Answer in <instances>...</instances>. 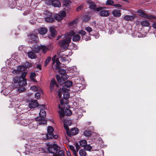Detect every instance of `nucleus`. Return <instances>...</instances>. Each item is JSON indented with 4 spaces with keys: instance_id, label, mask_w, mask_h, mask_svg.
Here are the masks:
<instances>
[{
    "instance_id": "37",
    "label": "nucleus",
    "mask_w": 156,
    "mask_h": 156,
    "mask_svg": "<svg viewBox=\"0 0 156 156\" xmlns=\"http://www.w3.org/2000/svg\"><path fill=\"white\" fill-rule=\"evenodd\" d=\"M33 49L35 53H38L40 51V46H35L33 48Z\"/></svg>"
},
{
    "instance_id": "16",
    "label": "nucleus",
    "mask_w": 156,
    "mask_h": 156,
    "mask_svg": "<svg viewBox=\"0 0 156 156\" xmlns=\"http://www.w3.org/2000/svg\"><path fill=\"white\" fill-rule=\"evenodd\" d=\"M38 105L37 100H33L29 102L28 106L30 108H32L37 107L38 106Z\"/></svg>"
},
{
    "instance_id": "38",
    "label": "nucleus",
    "mask_w": 156,
    "mask_h": 156,
    "mask_svg": "<svg viewBox=\"0 0 156 156\" xmlns=\"http://www.w3.org/2000/svg\"><path fill=\"white\" fill-rule=\"evenodd\" d=\"M79 153L80 156H86L87 155L86 152L85 150L83 149L80 150Z\"/></svg>"
},
{
    "instance_id": "51",
    "label": "nucleus",
    "mask_w": 156,
    "mask_h": 156,
    "mask_svg": "<svg viewBox=\"0 0 156 156\" xmlns=\"http://www.w3.org/2000/svg\"><path fill=\"white\" fill-rule=\"evenodd\" d=\"M66 12L64 11H62L59 14L62 18H63L65 16Z\"/></svg>"
},
{
    "instance_id": "20",
    "label": "nucleus",
    "mask_w": 156,
    "mask_h": 156,
    "mask_svg": "<svg viewBox=\"0 0 156 156\" xmlns=\"http://www.w3.org/2000/svg\"><path fill=\"white\" fill-rule=\"evenodd\" d=\"M59 73L62 74L61 75V78H63L64 77H65L64 78L65 79H67L68 78V77L66 76L65 73H66V71L65 70L62 69H59Z\"/></svg>"
},
{
    "instance_id": "43",
    "label": "nucleus",
    "mask_w": 156,
    "mask_h": 156,
    "mask_svg": "<svg viewBox=\"0 0 156 156\" xmlns=\"http://www.w3.org/2000/svg\"><path fill=\"white\" fill-rule=\"evenodd\" d=\"M114 2L112 0H107L106 2V4L107 5H112Z\"/></svg>"
},
{
    "instance_id": "15",
    "label": "nucleus",
    "mask_w": 156,
    "mask_h": 156,
    "mask_svg": "<svg viewBox=\"0 0 156 156\" xmlns=\"http://www.w3.org/2000/svg\"><path fill=\"white\" fill-rule=\"evenodd\" d=\"M25 68L23 66H19L17 67V70H14L12 71L13 74H19L20 73L25 70Z\"/></svg>"
},
{
    "instance_id": "13",
    "label": "nucleus",
    "mask_w": 156,
    "mask_h": 156,
    "mask_svg": "<svg viewBox=\"0 0 156 156\" xmlns=\"http://www.w3.org/2000/svg\"><path fill=\"white\" fill-rule=\"evenodd\" d=\"M71 1L69 0H65L63 2V9L66 11H68L70 8V3Z\"/></svg>"
},
{
    "instance_id": "59",
    "label": "nucleus",
    "mask_w": 156,
    "mask_h": 156,
    "mask_svg": "<svg viewBox=\"0 0 156 156\" xmlns=\"http://www.w3.org/2000/svg\"><path fill=\"white\" fill-rule=\"evenodd\" d=\"M60 65H56V68L57 69L59 70L60 69Z\"/></svg>"
},
{
    "instance_id": "47",
    "label": "nucleus",
    "mask_w": 156,
    "mask_h": 156,
    "mask_svg": "<svg viewBox=\"0 0 156 156\" xmlns=\"http://www.w3.org/2000/svg\"><path fill=\"white\" fill-rule=\"evenodd\" d=\"M51 59V58L50 57H48L46 60L44 64V66H46L48 64L50 60Z\"/></svg>"
},
{
    "instance_id": "7",
    "label": "nucleus",
    "mask_w": 156,
    "mask_h": 156,
    "mask_svg": "<svg viewBox=\"0 0 156 156\" xmlns=\"http://www.w3.org/2000/svg\"><path fill=\"white\" fill-rule=\"evenodd\" d=\"M137 12L140 16L143 17L145 18L150 20L156 19V17H155L154 16L150 14H147L144 13L141 10H138Z\"/></svg>"
},
{
    "instance_id": "19",
    "label": "nucleus",
    "mask_w": 156,
    "mask_h": 156,
    "mask_svg": "<svg viewBox=\"0 0 156 156\" xmlns=\"http://www.w3.org/2000/svg\"><path fill=\"white\" fill-rule=\"evenodd\" d=\"M38 33L41 35H44L46 34L48 31L46 27H41L38 29Z\"/></svg>"
},
{
    "instance_id": "63",
    "label": "nucleus",
    "mask_w": 156,
    "mask_h": 156,
    "mask_svg": "<svg viewBox=\"0 0 156 156\" xmlns=\"http://www.w3.org/2000/svg\"><path fill=\"white\" fill-rule=\"evenodd\" d=\"M66 154L67 156H71V153L69 151H67Z\"/></svg>"
},
{
    "instance_id": "41",
    "label": "nucleus",
    "mask_w": 156,
    "mask_h": 156,
    "mask_svg": "<svg viewBox=\"0 0 156 156\" xmlns=\"http://www.w3.org/2000/svg\"><path fill=\"white\" fill-rule=\"evenodd\" d=\"M55 18L56 20L58 21H60L63 19L62 18L59 14H58L56 15Z\"/></svg>"
},
{
    "instance_id": "4",
    "label": "nucleus",
    "mask_w": 156,
    "mask_h": 156,
    "mask_svg": "<svg viewBox=\"0 0 156 156\" xmlns=\"http://www.w3.org/2000/svg\"><path fill=\"white\" fill-rule=\"evenodd\" d=\"M105 7H99L96 8L95 11L97 12L99 11V15L102 17H107L110 14V12L107 10L104 9Z\"/></svg>"
},
{
    "instance_id": "5",
    "label": "nucleus",
    "mask_w": 156,
    "mask_h": 156,
    "mask_svg": "<svg viewBox=\"0 0 156 156\" xmlns=\"http://www.w3.org/2000/svg\"><path fill=\"white\" fill-rule=\"evenodd\" d=\"M48 133L45 135L46 138L48 139H52L53 138L56 139L58 137L57 135L54 136L53 132L54 129L51 126H49L47 128Z\"/></svg>"
},
{
    "instance_id": "24",
    "label": "nucleus",
    "mask_w": 156,
    "mask_h": 156,
    "mask_svg": "<svg viewBox=\"0 0 156 156\" xmlns=\"http://www.w3.org/2000/svg\"><path fill=\"white\" fill-rule=\"evenodd\" d=\"M48 50V48L47 46L44 45L40 46V51H41L44 54Z\"/></svg>"
},
{
    "instance_id": "9",
    "label": "nucleus",
    "mask_w": 156,
    "mask_h": 156,
    "mask_svg": "<svg viewBox=\"0 0 156 156\" xmlns=\"http://www.w3.org/2000/svg\"><path fill=\"white\" fill-rule=\"evenodd\" d=\"M75 146L76 147V149L74 146L73 145H69V148L73 151L74 155L75 156H78L77 152L80 149V147L77 143L75 144Z\"/></svg>"
},
{
    "instance_id": "39",
    "label": "nucleus",
    "mask_w": 156,
    "mask_h": 156,
    "mask_svg": "<svg viewBox=\"0 0 156 156\" xmlns=\"http://www.w3.org/2000/svg\"><path fill=\"white\" fill-rule=\"evenodd\" d=\"M63 97L65 99H67L69 97V93L68 91H66L63 93Z\"/></svg>"
},
{
    "instance_id": "57",
    "label": "nucleus",
    "mask_w": 156,
    "mask_h": 156,
    "mask_svg": "<svg viewBox=\"0 0 156 156\" xmlns=\"http://www.w3.org/2000/svg\"><path fill=\"white\" fill-rule=\"evenodd\" d=\"M56 63V65H60V62L59 61L58 59L57 58L56 60V61L55 62Z\"/></svg>"
},
{
    "instance_id": "40",
    "label": "nucleus",
    "mask_w": 156,
    "mask_h": 156,
    "mask_svg": "<svg viewBox=\"0 0 156 156\" xmlns=\"http://www.w3.org/2000/svg\"><path fill=\"white\" fill-rule=\"evenodd\" d=\"M91 132L88 130H86L83 133V135L86 136H89L91 135Z\"/></svg>"
},
{
    "instance_id": "45",
    "label": "nucleus",
    "mask_w": 156,
    "mask_h": 156,
    "mask_svg": "<svg viewBox=\"0 0 156 156\" xmlns=\"http://www.w3.org/2000/svg\"><path fill=\"white\" fill-rule=\"evenodd\" d=\"M22 107V106L21 105H20L17 108H16V110L17 113L20 114H22L23 113V112H20L21 108Z\"/></svg>"
},
{
    "instance_id": "6",
    "label": "nucleus",
    "mask_w": 156,
    "mask_h": 156,
    "mask_svg": "<svg viewBox=\"0 0 156 156\" xmlns=\"http://www.w3.org/2000/svg\"><path fill=\"white\" fill-rule=\"evenodd\" d=\"M23 116L24 117V115H22V116L20 115L18 118L17 123L21 125L26 126L28 125L29 123V120L23 119Z\"/></svg>"
},
{
    "instance_id": "55",
    "label": "nucleus",
    "mask_w": 156,
    "mask_h": 156,
    "mask_svg": "<svg viewBox=\"0 0 156 156\" xmlns=\"http://www.w3.org/2000/svg\"><path fill=\"white\" fill-rule=\"evenodd\" d=\"M64 127L65 128V129L66 130V132H67H67H69V127H68V126L67 125H66V124H64Z\"/></svg>"
},
{
    "instance_id": "2",
    "label": "nucleus",
    "mask_w": 156,
    "mask_h": 156,
    "mask_svg": "<svg viewBox=\"0 0 156 156\" xmlns=\"http://www.w3.org/2000/svg\"><path fill=\"white\" fill-rule=\"evenodd\" d=\"M60 149L59 147L56 144H50L48 149V151L50 153L53 154L52 156H55V154H57L58 151Z\"/></svg>"
},
{
    "instance_id": "44",
    "label": "nucleus",
    "mask_w": 156,
    "mask_h": 156,
    "mask_svg": "<svg viewBox=\"0 0 156 156\" xmlns=\"http://www.w3.org/2000/svg\"><path fill=\"white\" fill-rule=\"evenodd\" d=\"M90 8L92 9H94V10L96 9L95 8L96 5L95 3L94 2H91L90 4L89 5Z\"/></svg>"
},
{
    "instance_id": "36",
    "label": "nucleus",
    "mask_w": 156,
    "mask_h": 156,
    "mask_svg": "<svg viewBox=\"0 0 156 156\" xmlns=\"http://www.w3.org/2000/svg\"><path fill=\"white\" fill-rule=\"evenodd\" d=\"M39 92H37L35 94V98L36 99H38L41 96V93H43V91L41 89H39Z\"/></svg>"
},
{
    "instance_id": "52",
    "label": "nucleus",
    "mask_w": 156,
    "mask_h": 156,
    "mask_svg": "<svg viewBox=\"0 0 156 156\" xmlns=\"http://www.w3.org/2000/svg\"><path fill=\"white\" fill-rule=\"evenodd\" d=\"M79 33L82 36L85 35L86 34V32L83 30H81L79 31Z\"/></svg>"
},
{
    "instance_id": "21",
    "label": "nucleus",
    "mask_w": 156,
    "mask_h": 156,
    "mask_svg": "<svg viewBox=\"0 0 156 156\" xmlns=\"http://www.w3.org/2000/svg\"><path fill=\"white\" fill-rule=\"evenodd\" d=\"M52 5L55 7H59L61 6V4L60 1L58 0H53L52 1Z\"/></svg>"
},
{
    "instance_id": "32",
    "label": "nucleus",
    "mask_w": 156,
    "mask_h": 156,
    "mask_svg": "<svg viewBox=\"0 0 156 156\" xmlns=\"http://www.w3.org/2000/svg\"><path fill=\"white\" fill-rule=\"evenodd\" d=\"M55 156H64V151L63 150H60L58 151L57 154Z\"/></svg>"
},
{
    "instance_id": "22",
    "label": "nucleus",
    "mask_w": 156,
    "mask_h": 156,
    "mask_svg": "<svg viewBox=\"0 0 156 156\" xmlns=\"http://www.w3.org/2000/svg\"><path fill=\"white\" fill-rule=\"evenodd\" d=\"M28 57L31 59H35L37 57L35 53L32 51H29L27 52Z\"/></svg>"
},
{
    "instance_id": "42",
    "label": "nucleus",
    "mask_w": 156,
    "mask_h": 156,
    "mask_svg": "<svg viewBox=\"0 0 156 156\" xmlns=\"http://www.w3.org/2000/svg\"><path fill=\"white\" fill-rule=\"evenodd\" d=\"M85 150L86 151H90L92 148V147L90 145H87L84 147Z\"/></svg>"
},
{
    "instance_id": "1",
    "label": "nucleus",
    "mask_w": 156,
    "mask_h": 156,
    "mask_svg": "<svg viewBox=\"0 0 156 156\" xmlns=\"http://www.w3.org/2000/svg\"><path fill=\"white\" fill-rule=\"evenodd\" d=\"M65 39L62 40H60L59 41L58 44L62 48L65 49L68 47L69 46V44L70 42L71 37L70 36H67V34H65Z\"/></svg>"
},
{
    "instance_id": "23",
    "label": "nucleus",
    "mask_w": 156,
    "mask_h": 156,
    "mask_svg": "<svg viewBox=\"0 0 156 156\" xmlns=\"http://www.w3.org/2000/svg\"><path fill=\"white\" fill-rule=\"evenodd\" d=\"M123 19L127 21H132L134 20V17L133 16L126 15L123 17Z\"/></svg>"
},
{
    "instance_id": "54",
    "label": "nucleus",
    "mask_w": 156,
    "mask_h": 156,
    "mask_svg": "<svg viewBox=\"0 0 156 156\" xmlns=\"http://www.w3.org/2000/svg\"><path fill=\"white\" fill-rule=\"evenodd\" d=\"M56 55H55L52 58V60L53 61L52 64H54L56 61Z\"/></svg>"
},
{
    "instance_id": "35",
    "label": "nucleus",
    "mask_w": 156,
    "mask_h": 156,
    "mask_svg": "<svg viewBox=\"0 0 156 156\" xmlns=\"http://www.w3.org/2000/svg\"><path fill=\"white\" fill-rule=\"evenodd\" d=\"M24 86H20V88L17 89V91L19 93H22L24 92L26 90V88L24 87Z\"/></svg>"
},
{
    "instance_id": "3",
    "label": "nucleus",
    "mask_w": 156,
    "mask_h": 156,
    "mask_svg": "<svg viewBox=\"0 0 156 156\" xmlns=\"http://www.w3.org/2000/svg\"><path fill=\"white\" fill-rule=\"evenodd\" d=\"M13 82L17 87L25 86L27 84L26 80H21L20 77L18 76L15 77L14 78Z\"/></svg>"
},
{
    "instance_id": "8",
    "label": "nucleus",
    "mask_w": 156,
    "mask_h": 156,
    "mask_svg": "<svg viewBox=\"0 0 156 156\" xmlns=\"http://www.w3.org/2000/svg\"><path fill=\"white\" fill-rule=\"evenodd\" d=\"M67 36H70V37L73 36L72 40L74 42H77L79 41L80 39V36L78 34H75V32L72 31L70 32L67 33Z\"/></svg>"
},
{
    "instance_id": "12",
    "label": "nucleus",
    "mask_w": 156,
    "mask_h": 156,
    "mask_svg": "<svg viewBox=\"0 0 156 156\" xmlns=\"http://www.w3.org/2000/svg\"><path fill=\"white\" fill-rule=\"evenodd\" d=\"M55 87L57 88L59 87V85L57 84L55 79H52L50 82V88L51 91H53L54 90Z\"/></svg>"
},
{
    "instance_id": "58",
    "label": "nucleus",
    "mask_w": 156,
    "mask_h": 156,
    "mask_svg": "<svg viewBox=\"0 0 156 156\" xmlns=\"http://www.w3.org/2000/svg\"><path fill=\"white\" fill-rule=\"evenodd\" d=\"M64 101L62 99H61L60 101V104L62 106L63 105H64Z\"/></svg>"
},
{
    "instance_id": "48",
    "label": "nucleus",
    "mask_w": 156,
    "mask_h": 156,
    "mask_svg": "<svg viewBox=\"0 0 156 156\" xmlns=\"http://www.w3.org/2000/svg\"><path fill=\"white\" fill-rule=\"evenodd\" d=\"M30 89L33 91H35L37 90H39L40 88L38 90V88L36 86H33L30 87Z\"/></svg>"
},
{
    "instance_id": "64",
    "label": "nucleus",
    "mask_w": 156,
    "mask_h": 156,
    "mask_svg": "<svg viewBox=\"0 0 156 156\" xmlns=\"http://www.w3.org/2000/svg\"><path fill=\"white\" fill-rule=\"evenodd\" d=\"M35 75V74L34 73H32L31 74L30 77H34V76Z\"/></svg>"
},
{
    "instance_id": "17",
    "label": "nucleus",
    "mask_w": 156,
    "mask_h": 156,
    "mask_svg": "<svg viewBox=\"0 0 156 156\" xmlns=\"http://www.w3.org/2000/svg\"><path fill=\"white\" fill-rule=\"evenodd\" d=\"M58 109H60V110L58 111L59 116L61 119L62 120V119L63 118L64 115V108L62 107H61L60 105H58Z\"/></svg>"
},
{
    "instance_id": "31",
    "label": "nucleus",
    "mask_w": 156,
    "mask_h": 156,
    "mask_svg": "<svg viewBox=\"0 0 156 156\" xmlns=\"http://www.w3.org/2000/svg\"><path fill=\"white\" fill-rule=\"evenodd\" d=\"M65 114L67 116H70L71 115L72 112L71 110L69 108H66L65 111Z\"/></svg>"
},
{
    "instance_id": "28",
    "label": "nucleus",
    "mask_w": 156,
    "mask_h": 156,
    "mask_svg": "<svg viewBox=\"0 0 156 156\" xmlns=\"http://www.w3.org/2000/svg\"><path fill=\"white\" fill-rule=\"evenodd\" d=\"M78 20L77 19H76L73 21L70 22L69 23L70 27H74L76 26Z\"/></svg>"
},
{
    "instance_id": "14",
    "label": "nucleus",
    "mask_w": 156,
    "mask_h": 156,
    "mask_svg": "<svg viewBox=\"0 0 156 156\" xmlns=\"http://www.w3.org/2000/svg\"><path fill=\"white\" fill-rule=\"evenodd\" d=\"M78 129L77 128H72L69 132H67V135L69 136L75 135L78 133Z\"/></svg>"
},
{
    "instance_id": "18",
    "label": "nucleus",
    "mask_w": 156,
    "mask_h": 156,
    "mask_svg": "<svg viewBox=\"0 0 156 156\" xmlns=\"http://www.w3.org/2000/svg\"><path fill=\"white\" fill-rule=\"evenodd\" d=\"M112 14L114 16L116 17H120L121 14L120 11L118 9L114 10L112 12Z\"/></svg>"
},
{
    "instance_id": "26",
    "label": "nucleus",
    "mask_w": 156,
    "mask_h": 156,
    "mask_svg": "<svg viewBox=\"0 0 156 156\" xmlns=\"http://www.w3.org/2000/svg\"><path fill=\"white\" fill-rule=\"evenodd\" d=\"M46 112L44 109H41L39 113V116L40 117L45 118L46 116Z\"/></svg>"
},
{
    "instance_id": "30",
    "label": "nucleus",
    "mask_w": 156,
    "mask_h": 156,
    "mask_svg": "<svg viewBox=\"0 0 156 156\" xmlns=\"http://www.w3.org/2000/svg\"><path fill=\"white\" fill-rule=\"evenodd\" d=\"M56 78L59 83H61L62 82V80L64 81L66 80L64 79L65 77H64L63 78H62L61 76L60 77V76L58 75H56Z\"/></svg>"
},
{
    "instance_id": "29",
    "label": "nucleus",
    "mask_w": 156,
    "mask_h": 156,
    "mask_svg": "<svg viewBox=\"0 0 156 156\" xmlns=\"http://www.w3.org/2000/svg\"><path fill=\"white\" fill-rule=\"evenodd\" d=\"M30 38L31 40V41H29L30 42H32V40L33 41V42L37 40V36L35 34H30Z\"/></svg>"
},
{
    "instance_id": "10",
    "label": "nucleus",
    "mask_w": 156,
    "mask_h": 156,
    "mask_svg": "<svg viewBox=\"0 0 156 156\" xmlns=\"http://www.w3.org/2000/svg\"><path fill=\"white\" fill-rule=\"evenodd\" d=\"M45 15L44 18L46 21L52 22L54 21V19L51 16V14L50 12L45 11L44 12Z\"/></svg>"
},
{
    "instance_id": "61",
    "label": "nucleus",
    "mask_w": 156,
    "mask_h": 156,
    "mask_svg": "<svg viewBox=\"0 0 156 156\" xmlns=\"http://www.w3.org/2000/svg\"><path fill=\"white\" fill-rule=\"evenodd\" d=\"M152 26L154 28L156 29V22L153 23Z\"/></svg>"
},
{
    "instance_id": "11",
    "label": "nucleus",
    "mask_w": 156,
    "mask_h": 156,
    "mask_svg": "<svg viewBox=\"0 0 156 156\" xmlns=\"http://www.w3.org/2000/svg\"><path fill=\"white\" fill-rule=\"evenodd\" d=\"M37 125H42L45 124L47 123V121L45 118L40 117H37L35 119Z\"/></svg>"
},
{
    "instance_id": "60",
    "label": "nucleus",
    "mask_w": 156,
    "mask_h": 156,
    "mask_svg": "<svg viewBox=\"0 0 156 156\" xmlns=\"http://www.w3.org/2000/svg\"><path fill=\"white\" fill-rule=\"evenodd\" d=\"M23 46H22V45L20 46L19 47V48H19V50L20 51L22 50H23Z\"/></svg>"
},
{
    "instance_id": "33",
    "label": "nucleus",
    "mask_w": 156,
    "mask_h": 156,
    "mask_svg": "<svg viewBox=\"0 0 156 156\" xmlns=\"http://www.w3.org/2000/svg\"><path fill=\"white\" fill-rule=\"evenodd\" d=\"M72 84L73 82L72 81L69 80L67 81L65 83V85L69 88L72 86Z\"/></svg>"
},
{
    "instance_id": "50",
    "label": "nucleus",
    "mask_w": 156,
    "mask_h": 156,
    "mask_svg": "<svg viewBox=\"0 0 156 156\" xmlns=\"http://www.w3.org/2000/svg\"><path fill=\"white\" fill-rule=\"evenodd\" d=\"M85 30L87 31L88 32H90L92 31V28L89 27H86Z\"/></svg>"
},
{
    "instance_id": "46",
    "label": "nucleus",
    "mask_w": 156,
    "mask_h": 156,
    "mask_svg": "<svg viewBox=\"0 0 156 156\" xmlns=\"http://www.w3.org/2000/svg\"><path fill=\"white\" fill-rule=\"evenodd\" d=\"M62 90L64 92L66 91H69V88L67 87L65 85L62 86Z\"/></svg>"
},
{
    "instance_id": "25",
    "label": "nucleus",
    "mask_w": 156,
    "mask_h": 156,
    "mask_svg": "<svg viewBox=\"0 0 156 156\" xmlns=\"http://www.w3.org/2000/svg\"><path fill=\"white\" fill-rule=\"evenodd\" d=\"M140 24L143 26L148 27L150 25V23L147 20H144L141 21Z\"/></svg>"
},
{
    "instance_id": "62",
    "label": "nucleus",
    "mask_w": 156,
    "mask_h": 156,
    "mask_svg": "<svg viewBox=\"0 0 156 156\" xmlns=\"http://www.w3.org/2000/svg\"><path fill=\"white\" fill-rule=\"evenodd\" d=\"M61 60L62 62H64L66 61V58L65 57H62L61 58Z\"/></svg>"
},
{
    "instance_id": "56",
    "label": "nucleus",
    "mask_w": 156,
    "mask_h": 156,
    "mask_svg": "<svg viewBox=\"0 0 156 156\" xmlns=\"http://www.w3.org/2000/svg\"><path fill=\"white\" fill-rule=\"evenodd\" d=\"M83 8V5H81L76 9V10L77 11H79V10L81 9L82 8Z\"/></svg>"
},
{
    "instance_id": "53",
    "label": "nucleus",
    "mask_w": 156,
    "mask_h": 156,
    "mask_svg": "<svg viewBox=\"0 0 156 156\" xmlns=\"http://www.w3.org/2000/svg\"><path fill=\"white\" fill-rule=\"evenodd\" d=\"M113 5L118 8H120L122 7L121 5L119 4H115Z\"/></svg>"
},
{
    "instance_id": "49",
    "label": "nucleus",
    "mask_w": 156,
    "mask_h": 156,
    "mask_svg": "<svg viewBox=\"0 0 156 156\" xmlns=\"http://www.w3.org/2000/svg\"><path fill=\"white\" fill-rule=\"evenodd\" d=\"M26 75H27L26 73L25 72H23L22 73L21 75V77L22 78V80H26L25 79V77L26 76Z\"/></svg>"
},
{
    "instance_id": "34",
    "label": "nucleus",
    "mask_w": 156,
    "mask_h": 156,
    "mask_svg": "<svg viewBox=\"0 0 156 156\" xmlns=\"http://www.w3.org/2000/svg\"><path fill=\"white\" fill-rule=\"evenodd\" d=\"M87 144V142L85 140H82L80 142V145L82 147H84Z\"/></svg>"
},
{
    "instance_id": "27",
    "label": "nucleus",
    "mask_w": 156,
    "mask_h": 156,
    "mask_svg": "<svg viewBox=\"0 0 156 156\" xmlns=\"http://www.w3.org/2000/svg\"><path fill=\"white\" fill-rule=\"evenodd\" d=\"M49 30L51 36L54 37L56 34V31L55 29L53 27H51L49 28Z\"/></svg>"
}]
</instances>
